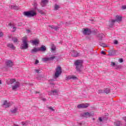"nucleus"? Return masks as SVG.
Instances as JSON below:
<instances>
[{"label": "nucleus", "instance_id": "1", "mask_svg": "<svg viewBox=\"0 0 126 126\" xmlns=\"http://www.w3.org/2000/svg\"><path fill=\"white\" fill-rule=\"evenodd\" d=\"M82 63L83 61L82 60H78L75 61L74 65L76 66V69L77 71L79 72H81V69L82 68Z\"/></svg>", "mask_w": 126, "mask_h": 126}, {"label": "nucleus", "instance_id": "2", "mask_svg": "<svg viewBox=\"0 0 126 126\" xmlns=\"http://www.w3.org/2000/svg\"><path fill=\"white\" fill-rule=\"evenodd\" d=\"M22 42L23 43L20 47L21 50H26L28 49V43L27 42V37L26 36L23 37Z\"/></svg>", "mask_w": 126, "mask_h": 126}, {"label": "nucleus", "instance_id": "3", "mask_svg": "<svg viewBox=\"0 0 126 126\" xmlns=\"http://www.w3.org/2000/svg\"><path fill=\"white\" fill-rule=\"evenodd\" d=\"M23 14L27 17H33L35 15H37V13L34 10H30L28 11H25L23 13Z\"/></svg>", "mask_w": 126, "mask_h": 126}, {"label": "nucleus", "instance_id": "4", "mask_svg": "<svg viewBox=\"0 0 126 126\" xmlns=\"http://www.w3.org/2000/svg\"><path fill=\"white\" fill-rule=\"evenodd\" d=\"M62 72H63V71H62V67L58 66L56 68V72L55 73V78H58V77L62 74Z\"/></svg>", "mask_w": 126, "mask_h": 126}, {"label": "nucleus", "instance_id": "5", "mask_svg": "<svg viewBox=\"0 0 126 126\" xmlns=\"http://www.w3.org/2000/svg\"><path fill=\"white\" fill-rule=\"evenodd\" d=\"M21 85L20 84V83H19V82H15V83H14V85L12 86V90L16 91L17 90V89L20 87Z\"/></svg>", "mask_w": 126, "mask_h": 126}, {"label": "nucleus", "instance_id": "6", "mask_svg": "<svg viewBox=\"0 0 126 126\" xmlns=\"http://www.w3.org/2000/svg\"><path fill=\"white\" fill-rule=\"evenodd\" d=\"M70 54L72 57H74V58H77V57L80 56V54L75 50H71Z\"/></svg>", "mask_w": 126, "mask_h": 126}, {"label": "nucleus", "instance_id": "7", "mask_svg": "<svg viewBox=\"0 0 126 126\" xmlns=\"http://www.w3.org/2000/svg\"><path fill=\"white\" fill-rule=\"evenodd\" d=\"M89 106V104L86 103V104H81L77 105V108L78 109H86Z\"/></svg>", "mask_w": 126, "mask_h": 126}, {"label": "nucleus", "instance_id": "8", "mask_svg": "<svg viewBox=\"0 0 126 126\" xmlns=\"http://www.w3.org/2000/svg\"><path fill=\"white\" fill-rule=\"evenodd\" d=\"M81 116L83 118H85L87 119V118H89L90 117H92V114L89 112H85L81 114Z\"/></svg>", "mask_w": 126, "mask_h": 126}, {"label": "nucleus", "instance_id": "9", "mask_svg": "<svg viewBox=\"0 0 126 126\" xmlns=\"http://www.w3.org/2000/svg\"><path fill=\"white\" fill-rule=\"evenodd\" d=\"M56 59V56H52L49 58H45L42 59L43 62H49L50 61H54Z\"/></svg>", "mask_w": 126, "mask_h": 126}, {"label": "nucleus", "instance_id": "10", "mask_svg": "<svg viewBox=\"0 0 126 126\" xmlns=\"http://www.w3.org/2000/svg\"><path fill=\"white\" fill-rule=\"evenodd\" d=\"M69 79H72L73 80H76L77 77L74 75H70L67 77H66V80H68Z\"/></svg>", "mask_w": 126, "mask_h": 126}, {"label": "nucleus", "instance_id": "11", "mask_svg": "<svg viewBox=\"0 0 126 126\" xmlns=\"http://www.w3.org/2000/svg\"><path fill=\"white\" fill-rule=\"evenodd\" d=\"M83 33L84 35H90L91 34V31L89 29H84L83 31Z\"/></svg>", "mask_w": 126, "mask_h": 126}, {"label": "nucleus", "instance_id": "12", "mask_svg": "<svg viewBox=\"0 0 126 126\" xmlns=\"http://www.w3.org/2000/svg\"><path fill=\"white\" fill-rule=\"evenodd\" d=\"M6 65L9 67H11L13 65V63L10 60H8L6 62Z\"/></svg>", "mask_w": 126, "mask_h": 126}, {"label": "nucleus", "instance_id": "13", "mask_svg": "<svg viewBox=\"0 0 126 126\" xmlns=\"http://www.w3.org/2000/svg\"><path fill=\"white\" fill-rule=\"evenodd\" d=\"M48 3V0H41V5L42 7L46 6V4Z\"/></svg>", "mask_w": 126, "mask_h": 126}, {"label": "nucleus", "instance_id": "14", "mask_svg": "<svg viewBox=\"0 0 126 126\" xmlns=\"http://www.w3.org/2000/svg\"><path fill=\"white\" fill-rule=\"evenodd\" d=\"M38 50L39 52L40 51H41V52H46V51L47 50V48L44 45H42L40 48H38Z\"/></svg>", "mask_w": 126, "mask_h": 126}, {"label": "nucleus", "instance_id": "15", "mask_svg": "<svg viewBox=\"0 0 126 126\" xmlns=\"http://www.w3.org/2000/svg\"><path fill=\"white\" fill-rule=\"evenodd\" d=\"M37 52H39V48H37L34 47L33 49H32L31 51V53H32V54H35V53H37Z\"/></svg>", "mask_w": 126, "mask_h": 126}, {"label": "nucleus", "instance_id": "16", "mask_svg": "<svg viewBox=\"0 0 126 126\" xmlns=\"http://www.w3.org/2000/svg\"><path fill=\"white\" fill-rule=\"evenodd\" d=\"M15 83L16 82V81L15 80V79H8L7 80V83L8 84H13V83Z\"/></svg>", "mask_w": 126, "mask_h": 126}, {"label": "nucleus", "instance_id": "17", "mask_svg": "<svg viewBox=\"0 0 126 126\" xmlns=\"http://www.w3.org/2000/svg\"><path fill=\"white\" fill-rule=\"evenodd\" d=\"M122 16L117 15L116 16V19L114 20L115 21V22L116 21L117 22H120V21H122Z\"/></svg>", "mask_w": 126, "mask_h": 126}, {"label": "nucleus", "instance_id": "18", "mask_svg": "<svg viewBox=\"0 0 126 126\" xmlns=\"http://www.w3.org/2000/svg\"><path fill=\"white\" fill-rule=\"evenodd\" d=\"M7 46L8 47V48H10V49H12V50H15V47L12 43H8L7 45Z\"/></svg>", "mask_w": 126, "mask_h": 126}, {"label": "nucleus", "instance_id": "19", "mask_svg": "<svg viewBox=\"0 0 126 126\" xmlns=\"http://www.w3.org/2000/svg\"><path fill=\"white\" fill-rule=\"evenodd\" d=\"M108 56H115V55H116V52H115L114 50H111L108 51Z\"/></svg>", "mask_w": 126, "mask_h": 126}, {"label": "nucleus", "instance_id": "20", "mask_svg": "<svg viewBox=\"0 0 126 126\" xmlns=\"http://www.w3.org/2000/svg\"><path fill=\"white\" fill-rule=\"evenodd\" d=\"M58 93H59V91L57 90H54V91H51L50 92V94H51V95H56V94H58Z\"/></svg>", "mask_w": 126, "mask_h": 126}, {"label": "nucleus", "instance_id": "21", "mask_svg": "<svg viewBox=\"0 0 126 126\" xmlns=\"http://www.w3.org/2000/svg\"><path fill=\"white\" fill-rule=\"evenodd\" d=\"M115 22H115V20H111V21L110 23L109 24V27L112 28V27H113V26H114Z\"/></svg>", "mask_w": 126, "mask_h": 126}, {"label": "nucleus", "instance_id": "22", "mask_svg": "<svg viewBox=\"0 0 126 126\" xmlns=\"http://www.w3.org/2000/svg\"><path fill=\"white\" fill-rule=\"evenodd\" d=\"M98 37H99V40L102 41V40H103V37H104V34H103L102 33H101L98 34Z\"/></svg>", "mask_w": 126, "mask_h": 126}, {"label": "nucleus", "instance_id": "23", "mask_svg": "<svg viewBox=\"0 0 126 126\" xmlns=\"http://www.w3.org/2000/svg\"><path fill=\"white\" fill-rule=\"evenodd\" d=\"M3 105L6 106V108H9V107H10V105L9 104V103H7V101L6 100H5L4 101Z\"/></svg>", "mask_w": 126, "mask_h": 126}, {"label": "nucleus", "instance_id": "24", "mask_svg": "<svg viewBox=\"0 0 126 126\" xmlns=\"http://www.w3.org/2000/svg\"><path fill=\"white\" fill-rule=\"evenodd\" d=\"M18 110V109H17V108L15 107L14 109L11 110L10 112L12 113V114H15L17 112Z\"/></svg>", "mask_w": 126, "mask_h": 126}, {"label": "nucleus", "instance_id": "25", "mask_svg": "<svg viewBox=\"0 0 126 126\" xmlns=\"http://www.w3.org/2000/svg\"><path fill=\"white\" fill-rule=\"evenodd\" d=\"M121 125H122V123L120 121H118L114 122V126H121Z\"/></svg>", "mask_w": 126, "mask_h": 126}, {"label": "nucleus", "instance_id": "26", "mask_svg": "<svg viewBox=\"0 0 126 126\" xmlns=\"http://www.w3.org/2000/svg\"><path fill=\"white\" fill-rule=\"evenodd\" d=\"M111 65H112V66H116V69L117 68H120V66L117 65V64H116V63L115 62H111Z\"/></svg>", "mask_w": 126, "mask_h": 126}, {"label": "nucleus", "instance_id": "27", "mask_svg": "<svg viewBox=\"0 0 126 126\" xmlns=\"http://www.w3.org/2000/svg\"><path fill=\"white\" fill-rule=\"evenodd\" d=\"M110 89L106 88L104 90L103 93H105L106 94H109V93H110Z\"/></svg>", "mask_w": 126, "mask_h": 126}, {"label": "nucleus", "instance_id": "28", "mask_svg": "<svg viewBox=\"0 0 126 126\" xmlns=\"http://www.w3.org/2000/svg\"><path fill=\"white\" fill-rule=\"evenodd\" d=\"M11 9H15V10H18V8H19V7H18V6L11 5Z\"/></svg>", "mask_w": 126, "mask_h": 126}, {"label": "nucleus", "instance_id": "29", "mask_svg": "<svg viewBox=\"0 0 126 126\" xmlns=\"http://www.w3.org/2000/svg\"><path fill=\"white\" fill-rule=\"evenodd\" d=\"M32 44L33 45H38L39 44V40H34L33 41H32Z\"/></svg>", "mask_w": 126, "mask_h": 126}, {"label": "nucleus", "instance_id": "30", "mask_svg": "<svg viewBox=\"0 0 126 126\" xmlns=\"http://www.w3.org/2000/svg\"><path fill=\"white\" fill-rule=\"evenodd\" d=\"M100 46H101V47H107V45L104 43H102L100 41L98 42Z\"/></svg>", "mask_w": 126, "mask_h": 126}, {"label": "nucleus", "instance_id": "31", "mask_svg": "<svg viewBox=\"0 0 126 126\" xmlns=\"http://www.w3.org/2000/svg\"><path fill=\"white\" fill-rule=\"evenodd\" d=\"M51 50H52V52H54V51H56V46H55V45H54V44L52 45Z\"/></svg>", "mask_w": 126, "mask_h": 126}, {"label": "nucleus", "instance_id": "32", "mask_svg": "<svg viewBox=\"0 0 126 126\" xmlns=\"http://www.w3.org/2000/svg\"><path fill=\"white\" fill-rule=\"evenodd\" d=\"M12 40L14 43H18V39L16 37L13 38Z\"/></svg>", "mask_w": 126, "mask_h": 126}, {"label": "nucleus", "instance_id": "33", "mask_svg": "<svg viewBox=\"0 0 126 126\" xmlns=\"http://www.w3.org/2000/svg\"><path fill=\"white\" fill-rule=\"evenodd\" d=\"M47 108H48V109H49V110H51L52 112H54L55 111V109L52 106L49 107L47 106Z\"/></svg>", "mask_w": 126, "mask_h": 126}, {"label": "nucleus", "instance_id": "34", "mask_svg": "<svg viewBox=\"0 0 126 126\" xmlns=\"http://www.w3.org/2000/svg\"><path fill=\"white\" fill-rule=\"evenodd\" d=\"M54 8H55V10H58V9L60 8V6L58 4H55Z\"/></svg>", "mask_w": 126, "mask_h": 126}, {"label": "nucleus", "instance_id": "35", "mask_svg": "<svg viewBox=\"0 0 126 126\" xmlns=\"http://www.w3.org/2000/svg\"><path fill=\"white\" fill-rule=\"evenodd\" d=\"M35 72H36L37 73H41V70H40V69H35Z\"/></svg>", "mask_w": 126, "mask_h": 126}, {"label": "nucleus", "instance_id": "36", "mask_svg": "<svg viewBox=\"0 0 126 126\" xmlns=\"http://www.w3.org/2000/svg\"><path fill=\"white\" fill-rule=\"evenodd\" d=\"M60 30V27H54V30H55V31H58V30Z\"/></svg>", "mask_w": 126, "mask_h": 126}, {"label": "nucleus", "instance_id": "37", "mask_svg": "<svg viewBox=\"0 0 126 126\" xmlns=\"http://www.w3.org/2000/svg\"><path fill=\"white\" fill-rule=\"evenodd\" d=\"M114 45H118V44H119V41H118L117 40H115L114 41Z\"/></svg>", "mask_w": 126, "mask_h": 126}, {"label": "nucleus", "instance_id": "38", "mask_svg": "<svg viewBox=\"0 0 126 126\" xmlns=\"http://www.w3.org/2000/svg\"><path fill=\"white\" fill-rule=\"evenodd\" d=\"M38 12H39V13H41V14H43V11L42 10L38 9H37Z\"/></svg>", "mask_w": 126, "mask_h": 126}, {"label": "nucleus", "instance_id": "39", "mask_svg": "<svg viewBox=\"0 0 126 126\" xmlns=\"http://www.w3.org/2000/svg\"><path fill=\"white\" fill-rule=\"evenodd\" d=\"M98 93H99V94H101L102 93H104V91H103L102 90H98Z\"/></svg>", "mask_w": 126, "mask_h": 126}, {"label": "nucleus", "instance_id": "40", "mask_svg": "<svg viewBox=\"0 0 126 126\" xmlns=\"http://www.w3.org/2000/svg\"><path fill=\"white\" fill-rule=\"evenodd\" d=\"M122 10H124V9H126V5H123L122 6Z\"/></svg>", "mask_w": 126, "mask_h": 126}, {"label": "nucleus", "instance_id": "41", "mask_svg": "<svg viewBox=\"0 0 126 126\" xmlns=\"http://www.w3.org/2000/svg\"><path fill=\"white\" fill-rule=\"evenodd\" d=\"M3 36V33H2V32L0 31V38L2 37Z\"/></svg>", "mask_w": 126, "mask_h": 126}, {"label": "nucleus", "instance_id": "42", "mask_svg": "<svg viewBox=\"0 0 126 126\" xmlns=\"http://www.w3.org/2000/svg\"><path fill=\"white\" fill-rule=\"evenodd\" d=\"M119 63H124V60L123 59H120L119 60Z\"/></svg>", "mask_w": 126, "mask_h": 126}, {"label": "nucleus", "instance_id": "43", "mask_svg": "<svg viewBox=\"0 0 126 126\" xmlns=\"http://www.w3.org/2000/svg\"><path fill=\"white\" fill-rule=\"evenodd\" d=\"M55 26H49V27H50V28H51V29H55Z\"/></svg>", "mask_w": 126, "mask_h": 126}, {"label": "nucleus", "instance_id": "44", "mask_svg": "<svg viewBox=\"0 0 126 126\" xmlns=\"http://www.w3.org/2000/svg\"><path fill=\"white\" fill-rule=\"evenodd\" d=\"M35 64H38V63H39V60H35Z\"/></svg>", "mask_w": 126, "mask_h": 126}, {"label": "nucleus", "instance_id": "45", "mask_svg": "<svg viewBox=\"0 0 126 126\" xmlns=\"http://www.w3.org/2000/svg\"><path fill=\"white\" fill-rule=\"evenodd\" d=\"M98 120H99V122H103V120L102 119V118H101V117H99V118H98Z\"/></svg>", "mask_w": 126, "mask_h": 126}, {"label": "nucleus", "instance_id": "46", "mask_svg": "<svg viewBox=\"0 0 126 126\" xmlns=\"http://www.w3.org/2000/svg\"><path fill=\"white\" fill-rule=\"evenodd\" d=\"M101 53L102 54V55H106V53H105V52H104L103 51H102Z\"/></svg>", "mask_w": 126, "mask_h": 126}, {"label": "nucleus", "instance_id": "47", "mask_svg": "<svg viewBox=\"0 0 126 126\" xmlns=\"http://www.w3.org/2000/svg\"><path fill=\"white\" fill-rule=\"evenodd\" d=\"M42 101H43L44 102H46V101H47V99H46V98H42Z\"/></svg>", "mask_w": 126, "mask_h": 126}, {"label": "nucleus", "instance_id": "48", "mask_svg": "<svg viewBox=\"0 0 126 126\" xmlns=\"http://www.w3.org/2000/svg\"><path fill=\"white\" fill-rule=\"evenodd\" d=\"M123 119L126 122V117H123Z\"/></svg>", "mask_w": 126, "mask_h": 126}, {"label": "nucleus", "instance_id": "49", "mask_svg": "<svg viewBox=\"0 0 126 126\" xmlns=\"http://www.w3.org/2000/svg\"><path fill=\"white\" fill-rule=\"evenodd\" d=\"M8 26H12V24H11V23H10L8 24Z\"/></svg>", "mask_w": 126, "mask_h": 126}, {"label": "nucleus", "instance_id": "50", "mask_svg": "<svg viewBox=\"0 0 126 126\" xmlns=\"http://www.w3.org/2000/svg\"><path fill=\"white\" fill-rule=\"evenodd\" d=\"M27 31L28 32H30V30H27Z\"/></svg>", "mask_w": 126, "mask_h": 126}, {"label": "nucleus", "instance_id": "51", "mask_svg": "<svg viewBox=\"0 0 126 126\" xmlns=\"http://www.w3.org/2000/svg\"><path fill=\"white\" fill-rule=\"evenodd\" d=\"M23 126H26V123L23 124Z\"/></svg>", "mask_w": 126, "mask_h": 126}, {"label": "nucleus", "instance_id": "52", "mask_svg": "<svg viewBox=\"0 0 126 126\" xmlns=\"http://www.w3.org/2000/svg\"><path fill=\"white\" fill-rule=\"evenodd\" d=\"M13 29H16V27H13Z\"/></svg>", "mask_w": 126, "mask_h": 126}, {"label": "nucleus", "instance_id": "53", "mask_svg": "<svg viewBox=\"0 0 126 126\" xmlns=\"http://www.w3.org/2000/svg\"><path fill=\"white\" fill-rule=\"evenodd\" d=\"M12 32H15V30H13Z\"/></svg>", "mask_w": 126, "mask_h": 126}, {"label": "nucleus", "instance_id": "54", "mask_svg": "<svg viewBox=\"0 0 126 126\" xmlns=\"http://www.w3.org/2000/svg\"><path fill=\"white\" fill-rule=\"evenodd\" d=\"M1 84V81L0 80V85Z\"/></svg>", "mask_w": 126, "mask_h": 126}, {"label": "nucleus", "instance_id": "55", "mask_svg": "<svg viewBox=\"0 0 126 126\" xmlns=\"http://www.w3.org/2000/svg\"><path fill=\"white\" fill-rule=\"evenodd\" d=\"M38 93H39V92H36V94H38Z\"/></svg>", "mask_w": 126, "mask_h": 126}, {"label": "nucleus", "instance_id": "56", "mask_svg": "<svg viewBox=\"0 0 126 126\" xmlns=\"http://www.w3.org/2000/svg\"><path fill=\"white\" fill-rule=\"evenodd\" d=\"M93 121H94V120H95V119H94V118H93Z\"/></svg>", "mask_w": 126, "mask_h": 126}]
</instances>
